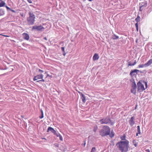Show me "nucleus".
<instances>
[{
	"instance_id": "nucleus-1",
	"label": "nucleus",
	"mask_w": 152,
	"mask_h": 152,
	"mask_svg": "<svg viewBox=\"0 0 152 152\" xmlns=\"http://www.w3.org/2000/svg\"><path fill=\"white\" fill-rule=\"evenodd\" d=\"M129 141L126 140L125 141L118 142L116 145L119 150L121 152H127L128 151L129 148Z\"/></svg>"
},
{
	"instance_id": "nucleus-2",
	"label": "nucleus",
	"mask_w": 152,
	"mask_h": 152,
	"mask_svg": "<svg viewBox=\"0 0 152 152\" xmlns=\"http://www.w3.org/2000/svg\"><path fill=\"white\" fill-rule=\"evenodd\" d=\"M110 128L107 126H104L102 129L99 131V134L102 137H105L110 134Z\"/></svg>"
},
{
	"instance_id": "nucleus-3",
	"label": "nucleus",
	"mask_w": 152,
	"mask_h": 152,
	"mask_svg": "<svg viewBox=\"0 0 152 152\" xmlns=\"http://www.w3.org/2000/svg\"><path fill=\"white\" fill-rule=\"evenodd\" d=\"M99 122L101 124H110L111 125H113L114 124V123L111 120L110 117H107L100 119L99 121Z\"/></svg>"
},
{
	"instance_id": "nucleus-4",
	"label": "nucleus",
	"mask_w": 152,
	"mask_h": 152,
	"mask_svg": "<svg viewBox=\"0 0 152 152\" xmlns=\"http://www.w3.org/2000/svg\"><path fill=\"white\" fill-rule=\"evenodd\" d=\"M35 16L33 13L29 12V17L27 18V21L28 24L30 25H32L35 22Z\"/></svg>"
},
{
	"instance_id": "nucleus-5",
	"label": "nucleus",
	"mask_w": 152,
	"mask_h": 152,
	"mask_svg": "<svg viewBox=\"0 0 152 152\" xmlns=\"http://www.w3.org/2000/svg\"><path fill=\"white\" fill-rule=\"evenodd\" d=\"M137 86L135 82L134 79H133V82L132 83V88L131 89V92L134 94H135L136 93V89Z\"/></svg>"
},
{
	"instance_id": "nucleus-6",
	"label": "nucleus",
	"mask_w": 152,
	"mask_h": 152,
	"mask_svg": "<svg viewBox=\"0 0 152 152\" xmlns=\"http://www.w3.org/2000/svg\"><path fill=\"white\" fill-rule=\"evenodd\" d=\"M137 85L138 91L142 92L145 90L144 85L140 81L137 83Z\"/></svg>"
},
{
	"instance_id": "nucleus-7",
	"label": "nucleus",
	"mask_w": 152,
	"mask_h": 152,
	"mask_svg": "<svg viewBox=\"0 0 152 152\" xmlns=\"http://www.w3.org/2000/svg\"><path fill=\"white\" fill-rule=\"evenodd\" d=\"M44 27L42 26H34L32 27V30L35 29L38 31H41L44 30Z\"/></svg>"
},
{
	"instance_id": "nucleus-8",
	"label": "nucleus",
	"mask_w": 152,
	"mask_h": 152,
	"mask_svg": "<svg viewBox=\"0 0 152 152\" xmlns=\"http://www.w3.org/2000/svg\"><path fill=\"white\" fill-rule=\"evenodd\" d=\"M140 72V70L137 69L132 70L130 73V75L131 77H133L137 74L138 72Z\"/></svg>"
},
{
	"instance_id": "nucleus-9",
	"label": "nucleus",
	"mask_w": 152,
	"mask_h": 152,
	"mask_svg": "<svg viewBox=\"0 0 152 152\" xmlns=\"http://www.w3.org/2000/svg\"><path fill=\"white\" fill-rule=\"evenodd\" d=\"M135 117L134 116H132L130 120H129V122L130 126H132L135 124Z\"/></svg>"
},
{
	"instance_id": "nucleus-10",
	"label": "nucleus",
	"mask_w": 152,
	"mask_h": 152,
	"mask_svg": "<svg viewBox=\"0 0 152 152\" xmlns=\"http://www.w3.org/2000/svg\"><path fill=\"white\" fill-rule=\"evenodd\" d=\"M43 77V75L42 74L39 75L35 76L33 78V80L36 81L39 79H42Z\"/></svg>"
},
{
	"instance_id": "nucleus-11",
	"label": "nucleus",
	"mask_w": 152,
	"mask_h": 152,
	"mask_svg": "<svg viewBox=\"0 0 152 152\" xmlns=\"http://www.w3.org/2000/svg\"><path fill=\"white\" fill-rule=\"evenodd\" d=\"M23 37L24 39L27 40H28L29 38L28 34L26 33H23Z\"/></svg>"
},
{
	"instance_id": "nucleus-12",
	"label": "nucleus",
	"mask_w": 152,
	"mask_h": 152,
	"mask_svg": "<svg viewBox=\"0 0 152 152\" xmlns=\"http://www.w3.org/2000/svg\"><path fill=\"white\" fill-rule=\"evenodd\" d=\"M99 57L98 54L97 53H95L93 57V60L94 61L97 60L99 59Z\"/></svg>"
},
{
	"instance_id": "nucleus-13",
	"label": "nucleus",
	"mask_w": 152,
	"mask_h": 152,
	"mask_svg": "<svg viewBox=\"0 0 152 152\" xmlns=\"http://www.w3.org/2000/svg\"><path fill=\"white\" fill-rule=\"evenodd\" d=\"M152 63V59H150L148 62L145 64V65L146 66H149Z\"/></svg>"
},
{
	"instance_id": "nucleus-14",
	"label": "nucleus",
	"mask_w": 152,
	"mask_h": 152,
	"mask_svg": "<svg viewBox=\"0 0 152 152\" xmlns=\"http://www.w3.org/2000/svg\"><path fill=\"white\" fill-rule=\"evenodd\" d=\"M54 129L53 128L49 127L48 128V130L47 131V132H49V131H50L51 132H52Z\"/></svg>"
},
{
	"instance_id": "nucleus-15",
	"label": "nucleus",
	"mask_w": 152,
	"mask_h": 152,
	"mask_svg": "<svg viewBox=\"0 0 152 152\" xmlns=\"http://www.w3.org/2000/svg\"><path fill=\"white\" fill-rule=\"evenodd\" d=\"M109 135L110 137L112 138H113V137H114V135H115V133L114 132H113V130H112L111 132V133H110V134L108 135Z\"/></svg>"
},
{
	"instance_id": "nucleus-16",
	"label": "nucleus",
	"mask_w": 152,
	"mask_h": 152,
	"mask_svg": "<svg viewBox=\"0 0 152 152\" xmlns=\"http://www.w3.org/2000/svg\"><path fill=\"white\" fill-rule=\"evenodd\" d=\"M81 99H82V101L83 102L85 103L86 102V97L84 94L81 96Z\"/></svg>"
},
{
	"instance_id": "nucleus-17",
	"label": "nucleus",
	"mask_w": 152,
	"mask_h": 152,
	"mask_svg": "<svg viewBox=\"0 0 152 152\" xmlns=\"http://www.w3.org/2000/svg\"><path fill=\"white\" fill-rule=\"evenodd\" d=\"M0 1H1V2L0 3V7L5 6V2L1 0Z\"/></svg>"
},
{
	"instance_id": "nucleus-18",
	"label": "nucleus",
	"mask_w": 152,
	"mask_h": 152,
	"mask_svg": "<svg viewBox=\"0 0 152 152\" xmlns=\"http://www.w3.org/2000/svg\"><path fill=\"white\" fill-rule=\"evenodd\" d=\"M126 136L125 134H123V136H121L120 137V138H121V140H124V141H125L126 140Z\"/></svg>"
},
{
	"instance_id": "nucleus-19",
	"label": "nucleus",
	"mask_w": 152,
	"mask_h": 152,
	"mask_svg": "<svg viewBox=\"0 0 152 152\" xmlns=\"http://www.w3.org/2000/svg\"><path fill=\"white\" fill-rule=\"evenodd\" d=\"M118 36L115 35V34H114L112 36V39L114 40L116 39H118Z\"/></svg>"
},
{
	"instance_id": "nucleus-20",
	"label": "nucleus",
	"mask_w": 152,
	"mask_h": 152,
	"mask_svg": "<svg viewBox=\"0 0 152 152\" xmlns=\"http://www.w3.org/2000/svg\"><path fill=\"white\" fill-rule=\"evenodd\" d=\"M41 115L39 116V118L40 119H42L44 117V115H43V110L42 109L41 110Z\"/></svg>"
},
{
	"instance_id": "nucleus-21",
	"label": "nucleus",
	"mask_w": 152,
	"mask_h": 152,
	"mask_svg": "<svg viewBox=\"0 0 152 152\" xmlns=\"http://www.w3.org/2000/svg\"><path fill=\"white\" fill-rule=\"evenodd\" d=\"M144 67H146V66L145 65V64H143L139 65L138 66V67L139 68H142Z\"/></svg>"
},
{
	"instance_id": "nucleus-22",
	"label": "nucleus",
	"mask_w": 152,
	"mask_h": 152,
	"mask_svg": "<svg viewBox=\"0 0 152 152\" xmlns=\"http://www.w3.org/2000/svg\"><path fill=\"white\" fill-rule=\"evenodd\" d=\"M147 4L146 3H144V4L142 5L140 7V10L142 8V9H144V7H146L147 6Z\"/></svg>"
},
{
	"instance_id": "nucleus-23",
	"label": "nucleus",
	"mask_w": 152,
	"mask_h": 152,
	"mask_svg": "<svg viewBox=\"0 0 152 152\" xmlns=\"http://www.w3.org/2000/svg\"><path fill=\"white\" fill-rule=\"evenodd\" d=\"M140 17L139 16H138L137 18L135 19V21H136L137 22L140 21Z\"/></svg>"
},
{
	"instance_id": "nucleus-24",
	"label": "nucleus",
	"mask_w": 152,
	"mask_h": 152,
	"mask_svg": "<svg viewBox=\"0 0 152 152\" xmlns=\"http://www.w3.org/2000/svg\"><path fill=\"white\" fill-rule=\"evenodd\" d=\"M4 14V10H0V16H2Z\"/></svg>"
},
{
	"instance_id": "nucleus-25",
	"label": "nucleus",
	"mask_w": 152,
	"mask_h": 152,
	"mask_svg": "<svg viewBox=\"0 0 152 152\" xmlns=\"http://www.w3.org/2000/svg\"><path fill=\"white\" fill-rule=\"evenodd\" d=\"M132 143H133V144L135 146V147H137V143L136 142V141L134 140L133 141V142H132Z\"/></svg>"
},
{
	"instance_id": "nucleus-26",
	"label": "nucleus",
	"mask_w": 152,
	"mask_h": 152,
	"mask_svg": "<svg viewBox=\"0 0 152 152\" xmlns=\"http://www.w3.org/2000/svg\"><path fill=\"white\" fill-rule=\"evenodd\" d=\"M137 131L138 132L139 134H140L141 132L140 126H137Z\"/></svg>"
},
{
	"instance_id": "nucleus-27",
	"label": "nucleus",
	"mask_w": 152,
	"mask_h": 152,
	"mask_svg": "<svg viewBox=\"0 0 152 152\" xmlns=\"http://www.w3.org/2000/svg\"><path fill=\"white\" fill-rule=\"evenodd\" d=\"M96 151V148L95 147H93L91 151V152H95Z\"/></svg>"
},
{
	"instance_id": "nucleus-28",
	"label": "nucleus",
	"mask_w": 152,
	"mask_h": 152,
	"mask_svg": "<svg viewBox=\"0 0 152 152\" xmlns=\"http://www.w3.org/2000/svg\"><path fill=\"white\" fill-rule=\"evenodd\" d=\"M138 22H137L135 24V26L136 28V29L137 30V31H138Z\"/></svg>"
},
{
	"instance_id": "nucleus-29",
	"label": "nucleus",
	"mask_w": 152,
	"mask_h": 152,
	"mask_svg": "<svg viewBox=\"0 0 152 152\" xmlns=\"http://www.w3.org/2000/svg\"><path fill=\"white\" fill-rule=\"evenodd\" d=\"M55 135H56L57 137H58L60 136V134L58 132H56Z\"/></svg>"
},
{
	"instance_id": "nucleus-30",
	"label": "nucleus",
	"mask_w": 152,
	"mask_h": 152,
	"mask_svg": "<svg viewBox=\"0 0 152 152\" xmlns=\"http://www.w3.org/2000/svg\"><path fill=\"white\" fill-rule=\"evenodd\" d=\"M60 150L63 151H65L66 150V149L65 148H61V147H60Z\"/></svg>"
},
{
	"instance_id": "nucleus-31",
	"label": "nucleus",
	"mask_w": 152,
	"mask_h": 152,
	"mask_svg": "<svg viewBox=\"0 0 152 152\" xmlns=\"http://www.w3.org/2000/svg\"><path fill=\"white\" fill-rule=\"evenodd\" d=\"M38 70L39 72L41 73H43L44 72V71L40 69H38Z\"/></svg>"
},
{
	"instance_id": "nucleus-32",
	"label": "nucleus",
	"mask_w": 152,
	"mask_h": 152,
	"mask_svg": "<svg viewBox=\"0 0 152 152\" xmlns=\"http://www.w3.org/2000/svg\"><path fill=\"white\" fill-rule=\"evenodd\" d=\"M59 137L60 140L61 141H62L63 138L62 136L60 134V136H59Z\"/></svg>"
},
{
	"instance_id": "nucleus-33",
	"label": "nucleus",
	"mask_w": 152,
	"mask_h": 152,
	"mask_svg": "<svg viewBox=\"0 0 152 152\" xmlns=\"http://www.w3.org/2000/svg\"><path fill=\"white\" fill-rule=\"evenodd\" d=\"M61 50L63 52H65L64 51V47H62L61 48Z\"/></svg>"
},
{
	"instance_id": "nucleus-34",
	"label": "nucleus",
	"mask_w": 152,
	"mask_h": 152,
	"mask_svg": "<svg viewBox=\"0 0 152 152\" xmlns=\"http://www.w3.org/2000/svg\"><path fill=\"white\" fill-rule=\"evenodd\" d=\"M97 126H96V128H95V127L94 128V132H96V130H97Z\"/></svg>"
},
{
	"instance_id": "nucleus-35",
	"label": "nucleus",
	"mask_w": 152,
	"mask_h": 152,
	"mask_svg": "<svg viewBox=\"0 0 152 152\" xmlns=\"http://www.w3.org/2000/svg\"><path fill=\"white\" fill-rule=\"evenodd\" d=\"M36 82L37 83H40V84L41 83V81L40 80H37V81H36Z\"/></svg>"
},
{
	"instance_id": "nucleus-36",
	"label": "nucleus",
	"mask_w": 152,
	"mask_h": 152,
	"mask_svg": "<svg viewBox=\"0 0 152 152\" xmlns=\"http://www.w3.org/2000/svg\"><path fill=\"white\" fill-rule=\"evenodd\" d=\"M133 66L132 64H131L130 62H128V66Z\"/></svg>"
},
{
	"instance_id": "nucleus-37",
	"label": "nucleus",
	"mask_w": 152,
	"mask_h": 152,
	"mask_svg": "<svg viewBox=\"0 0 152 152\" xmlns=\"http://www.w3.org/2000/svg\"><path fill=\"white\" fill-rule=\"evenodd\" d=\"M56 132V131L54 129L52 133H53L55 135Z\"/></svg>"
},
{
	"instance_id": "nucleus-38",
	"label": "nucleus",
	"mask_w": 152,
	"mask_h": 152,
	"mask_svg": "<svg viewBox=\"0 0 152 152\" xmlns=\"http://www.w3.org/2000/svg\"><path fill=\"white\" fill-rule=\"evenodd\" d=\"M27 1L29 3H32L31 0H27Z\"/></svg>"
},
{
	"instance_id": "nucleus-39",
	"label": "nucleus",
	"mask_w": 152,
	"mask_h": 152,
	"mask_svg": "<svg viewBox=\"0 0 152 152\" xmlns=\"http://www.w3.org/2000/svg\"><path fill=\"white\" fill-rule=\"evenodd\" d=\"M136 64V60L134 61V63L132 64L133 66L134 65Z\"/></svg>"
},
{
	"instance_id": "nucleus-40",
	"label": "nucleus",
	"mask_w": 152,
	"mask_h": 152,
	"mask_svg": "<svg viewBox=\"0 0 152 152\" xmlns=\"http://www.w3.org/2000/svg\"><path fill=\"white\" fill-rule=\"evenodd\" d=\"M55 147H59V145L57 144H55Z\"/></svg>"
},
{
	"instance_id": "nucleus-41",
	"label": "nucleus",
	"mask_w": 152,
	"mask_h": 152,
	"mask_svg": "<svg viewBox=\"0 0 152 152\" xmlns=\"http://www.w3.org/2000/svg\"><path fill=\"white\" fill-rule=\"evenodd\" d=\"M78 93H79V94L80 95V96H82L83 95V93L80 92H79V91L78 92Z\"/></svg>"
},
{
	"instance_id": "nucleus-42",
	"label": "nucleus",
	"mask_w": 152,
	"mask_h": 152,
	"mask_svg": "<svg viewBox=\"0 0 152 152\" xmlns=\"http://www.w3.org/2000/svg\"><path fill=\"white\" fill-rule=\"evenodd\" d=\"M145 83V86H146V88H147V83L146 82H144Z\"/></svg>"
},
{
	"instance_id": "nucleus-43",
	"label": "nucleus",
	"mask_w": 152,
	"mask_h": 152,
	"mask_svg": "<svg viewBox=\"0 0 152 152\" xmlns=\"http://www.w3.org/2000/svg\"><path fill=\"white\" fill-rule=\"evenodd\" d=\"M40 80L41 81V82H44L45 81V80L42 79V80Z\"/></svg>"
},
{
	"instance_id": "nucleus-44",
	"label": "nucleus",
	"mask_w": 152,
	"mask_h": 152,
	"mask_svg": "<svg viewBox=\"0 0 152 152\" xmlns=\"http://www.w3.org/2000/svg\"><path fill=\"white\" fill-rule=\"evenodd\" d=\"M3 36H4V37H9L10 36H8V35H3Z\"/></svg>"
},
{
	"instance_id": "nucleus-45",
	"label": "nucleus",
	"mask_w": 152,
	"mask_h": 152,
	"mask_svg": "<svg viewBox=\"0 0 152 152\" xmlns=\"http://www.w3.org/2000/svg\"><path fill=\"white\" fill-rule=\"evenodd\" d=\"M6 7L7 10H10V9L7 6H6Z\"/></svg>"
},
{
	"instance_id": "nucleus-46",
	"label": "nucleus",
	"mask_w": 152,
	"mask_h": 152,
	"mask_svg": "<svg viewBox=\"0 0 152 152\" xmlns=\"http://www.w3.org/2000/svg\"><path fill=\"white\" fill-rule=\"evenodd\" d=\"M22 45L23 46H25V45H27L25 44L24 43H23L22 44Z\"/></svg>"
},
{
	"instance_id": "nucleus-47",
	"label": "nucleus",
	"mask_w": 152,
	"mask_h": 152,
	"mask_svg": "<svg viewBox=\"0 0 152 152\" xmlns=\"http://www.w3.org/2000/svg\"><path fill=\"white\" fill-rule=\"evenodd\" d=\"M146 151H147L148 152H150V151L149 149H147L146 150Z\"/></svg>"
},
{
	"instance_id": "nucleus-48",
	"label": "nucleus",
	"mask_w": 152,
	"mask_h": 152,
	"mask_svg": "<svg viewBox=\"0 0 152 152\" xmlns=\"http://www.w3.org/2000/svg\"><path fill=\"white\" fill-rule=\"evenodd\" d=\"M85 142L84 143V144H83V145H84V146L85 147V145H86V141H85Z\"/></svg>"
},
{
	"instance_id": "nucleus-49",
	"label": "nucleus",
	"mask_w": 152,
	"mask_h": 152,
	"mask_svg": "<svg viewBox=\"0 0 152 152\" xmlns=\"http://www.w3.org/2000/svg\"><path fill=\"white\" fill-rule=\"evenodd\" d=\"M44 39H45V40H47V38L46 37H45L44 38Z\"/></svg>"
},
{
	"instance_id": "nucleus-50",
	"label": "nucleus",
	"mask_w": 152,
	"mask_h": 152,
	"mask_svg": "<svg viewBox=\"0 0 152 152\" xmlns=\"http://www.w3.org/2000/svg\"><path fill=\"white\" fill-rule=\"evenodd\" d=\"M65 55H66V53H65V52H64L63 55L64 56H65Z\"/></svg>"
},
{
	"instance_id": "nucleus-51",
	"label": "nucleus",
	"mask_w": 152,
	"mask_h": 152,
	"mask_svg": "<svg viewBox=\"0 0 152 152\" xmlns=\"http://www.w3.org/2000/svg\"><path fill=\"white\" fill-rule=\"evenodd\" d=\"M138 134H139L138 132L137 133H136V136H138Z\"/></svg>"
},
{
	"instance_id": "nucleus-52",
	"label": "nucleus",
	"mask_w": 152,
	"mask_h": 152,
	"mask_svg": "<svg viewBox=\"0 0 152 152\" xmlns=\"http://www.w3.org/2000/svg\"><path fill=\"white\" fill-rule=\"evenodd\" d=\"M13 12H15V11L14 10H11Z\"/></svg>"
},
{
	"instance_id": "nucleus-53",
	"label": "nucleus",
	"mask_w": 152,
	"mask_h": 152,
	"mask_svg": "<svg viewBox=\"0 0 152 152\" xmlns=\"http://www.w3.org/2000/svg\"><path fill=\"white\" fill-rule=\"evenodd\" d=\"M22 16V17H23V14H20Z\"/></svg>"
},
{
	"instance_id": "nucleus-54",
	"label": "nucleus",
	"mask_w": 152,
	"mask_h": 152,
	"mask_svg": "<svg viewBox=\"0 0 152 152\" xmlns=\"http://www.w3.org/2000/svg\"><path fill=\"white\" fill-rule=\"evenodd\" d=\"M21 117L22 118H23V117L22 116V115H21Z\"/></svg>"
},
{
	"instance_id": "nucleus-55",
	"label": "nucleus",
	"mask_w": 152,
	"mask_h": 152,
	"mask_svg": "<svg viewBox=\"0 0 152 152\" xmlns=\"http://www.w3.org/2000/svg\"><path fill=\"white\" fill-rule=\"evenodd\" d=\"M43 139L46 140V139L45 138H42Z\"/></svg>"
},
{
	"instance_id": "nucleus-56",
	"label": "nucleus",
	"mask_w": 152,
	"mask_h": 152,
	"mask_svg": "<svg viewBox=\"0 0 152 152\" xmlns=\"http://www.w3.org/2000/svg\"><path fill=\"white\" fill-rule=\"evenodd\" d=\"M89 1H91L92 0H88Z\"/></svg>"
},
{
	"instance_id": "nucleus-57",
	"label": "nucleus",
	"mask_w": 152,
	"mask_h": 152,
	"mask_svg": "<svg viewBox=\"0 0 152 152\" xmlns=\"http://www.w3.org/2000/svg\"><path fill=\"white\" fill-rule=\"evenodd\" d=\"M3 34H0V35H2L3 36Z\"/></svg>"
},
{
	"instance_id": "nucleus-58",
	"label": "nucleus",
	"mask_w": 152,
	"mask_h": 152,
	"mask_svg": "<svg viewBox=\"0 0 152 152\" xmlns=\"http://www.w3.org/2000/svg\"><path fill=\"white\" fill-rule=\"evenodd\" d=\"M136 107H137V106H136V107H135V109H136Z\"/></svg>"
},
{
	"instance_id": "nucleus-59",
	"label": "nucleus",
	"mask_w": 152,
	"mask_h": 152,
	"mask_svg": "<svg viewBox=\"0 0 152 152\" xmlns=\"http://www.w3.org/2000/svg\"><path fill=\"white\" fill-rule=\"evenodd\" d=\"M140 11H142V10H140Z\"/></svg>"
},
{
	"instance_id": "nucleus-60",
	"label": "nucleus",
	"mask_w": 152,
	"mask_h": 152,
	"mask_svg": "<svg viewBox=\"0 0 152 152\" xmlns=\"http://www.w3.org/2000/svg\"><path fill=\"white\" fill-rule=\"evenodd\" d=\"M131 152H133L132 151H131Z\"/></svg>"
},
{
	"instance_id": "nucleus-61",
	"label": "nucleus",
	"mask_w": 152,
	"mask_h": 152,
	"mask_svg": "<svg viewBox=\"0 0 152 152\" xmlns=\"http://www.w3.org/2000/svg\"><path fill=\"white\" fill-rule=\"evenodd\" d=\"M1 1V0H0V1Z\"/></svg>"
}]
</instances>
